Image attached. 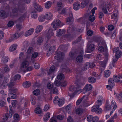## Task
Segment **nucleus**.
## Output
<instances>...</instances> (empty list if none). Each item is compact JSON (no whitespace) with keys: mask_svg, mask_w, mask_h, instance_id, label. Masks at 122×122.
I'll list each match as a JSON object with an SVG mask.
<instances>
[{"mask_svg":"<svg viewBox=\"0 0 122 122\" xmlns=\"http://www.w3.org/2000/svg\"><path fill=\"white\" fill-rule=\"evenodd\" d=\"M84 83L81 82H78L76 84V86L74 87L72 86H71L69 88V90L72 92V93L74 95L79 94L81 92V89L80 88L81 86L84 84Z\"/></svg>","mask_w":122,"mask_h":122,"instance_id":"nucleus-1","label":"nucleus"},{"mask_svg":"<svg viewBox=\"0 0 122 122\" xmlns=\"http://www.w3.org/2000/svg\"><path fill=\"white\" fill-rule=\"evenodd\" d=\"M111 7L110 3L107 2H103L100 6L102 11L105 14H107L108 13L107 10H109Z\"/></svg>","mask_w":122,"mask_h":122,"instance_id":"nucleus-2","label":"nucleus"},{"mask_svg":"<svg viewBox=\"0 0 122 122\" xmlns=\"http://www.w3.org/2000/svg\"><path fill=\"white\" fill-rule=\"evenodd\" d=\"M55 54L56 55L54 56V58L55 59L59 62L63 61L64 57V53L61 52L58 50L56 52Z\"/></svg>","mask_w":122,"mask_h":122,"instance_id":"nucleus-3","label":"nucleus"},{"mask_svg":"<svg viewBox=\"0 0 122 122\" xmlns=\"http://www.w3.org/2000/svg\"><path fill=\"white\" fill-rule=\"evenodd\" d=\"M53 25V28L55 30L58 27L62 26L63 25L61 24L60 21L59 20H54L51 23Z\"/></svg>","mask_w":122,"mask_h":122,"instance_id":"nucleus-4","label":"nucleus"},{"mask_svg":"<svg viewBox=\"0 0 122 122\" xmlns=\"http://www.w3.org/2000/svg\"><path fill=\"white\" fill-rule=\"evenodd\" d=\"M53 102L54 104L57 103L60 107L64 103V99H60L57 96H56L54 98Z\"/></svg>","mask_w":122,"mask_h":122,"instance_id":"nucleus-5","label":"nucleus"},{"mask_svg":"<svg viewBox=\"0 0 122 122\" xmlns=\"http://www.w3.org/2000/svg\"><path fill=\"white\" fill-rule=\"evenodd\" d=\"M29 65V62L26 61H24L22 63L20 67V72H25L26 71V69Z\"/></svg>","mask_w":122,"mask_h":122,"instance_id":"nucleus-6","label":"nucleus"},{"mask_svg":"<svg viewBox=\"0 0 122 122\" xmlns=\"http://www.w3.org/2000/svg\"><path fill=\"white\" fill-rule=\"evenodd\" d=\"M113 53H115V56L117 58L121 57L122 55V52L119 50L118 47L114 48L113 49Z\"/></svg>","mask_w":122,"mask_h":122,"instance_id":"nucleus-7","label":"nucleus"},{"mask_svg":"<svg viewBox=\"0 0 122 122\" xmlns=\"http://www.w3.org/2000/svg\"><path fill=\"white\" fill-rule=\"evenodd\" d=\"M108 85L106 86V88L108 90L112 91V89L113 88L114 86V83L112 79L109 78L108 81Z\"/></svg>","mask_w":122,"mask_h":122,"instance_id":"nucleus-8","label":"nucleus"},{"mask_svg":"<svg viewBox=\"0 0 122 122\" xmlns=\"http://www.w3.org/2000/svg\"><path fill=\"white\" fill-rule=\"evenodd\" d=\"M96 41L99 44V45H100L104 47V48L106 47V43L105 41L101 37L97 38L96 40Z\"/></svg>","mask_w":122,"mask_h":122,"instance_id":"nucleus-9","label":"nucleus"},{"mask_svg":"<svg viewBox=\"0 0 122 122\" xmlns=\"http://www.w3.org/2000/svg\"><path fill=\"white\" fill-rule=\"evenodd\" d=\"M91 110L92 112H96L98 114L101 113L102 111L101 108H99L98 106H96L95 105H94L92 107Z\"/></svg>","mask_w":122,"mask_h":122,"instance_id":"nucleus-10","label":"nucleus"},{"mask_svg":"<svg viewBox=\"0 0 122 122\" xmlns=\"http://www.w3.org/2000/svg\"><path fill=\"white\" fill-rule=\"evenodd\" d=\"M26 9L24 7L20 8L18 9H14L13 10L12 12L13 14H16V15H18L20 13H23Z\"/></svg>","mask_w":122,"mask_h":122,"instance_id":"nucleus-11","label":"nucleus"},{"mask_svg":"<svg viewBox=\"0 0 122 122\" xmlns=\"http://www.w3.org/2000/svg\"><path fill=\"white\" fill-rule=\"evenodd\" d=\"M105 57L104 60L102 61H100L99 62L100 64L103 67H104L106 65L108 60V54L107 52L104 54Z\"/></svg>","mask_w":122,"mask_h":122,"instance_id":"nucleus-12","label":"nucleus"},{"mask_svg":"<svg viewBox=\"0 0 122 122\" xmlns=\"http://www.w3.org/2000/svg\"><path fill=\"white\" fill-rule=\"evenodd\" d=\"M97 7H95L93 8L91 10V13H92V15L90 16L89 17V20L92 22H93L95 19V17L94 15L95 13V11L97 10Z\"/></svg>","mask_w":122,"mask_h":122,"instance_id":"nucleus-13","label":"nucleus"},{"mask_svg":"<svg viewBox=\"0 0 122 122\" xmlns=\"http://www.w3.org/2000/svg\"><path fill=\"white\" fill-rule=\"evenodd\" d=\"M92 88V86L90 84H87L85 85L83 89V92L84 94L86 93L87 91L91 90Z\"/></svg>","mask_w":122,"mask_h":122,"instance_id":"nucleus-14","label":"nucleus"},{"mask_svg":"<svg viewBox=\"0 0 122 122\" xmlns=\"http://www.w3.org/2000/svg\"><path fill=\"white\" fill-rule=\"evenodd\" d=\"M95 47V45L94 44H90L87 48L86 49V52L88 53L91 52L94 50Z\"/></svg>","mask_w":122,"mask_h":122,"instance_id":"nucleus-15","label":"nucleus"},{"mask_svg":"<svg viewBox=\"0 0 122 122\" xmlns=\"http://www.w3.org/2000/svg\"><path fill=\"white\" fill-rule=\"evenodd\" d=\"M29 16V14L27 13H25L24 15H22L20 17L18 20V21L19 22H21L24 20L25 18L28 17Z\"/></svg>","mask_w":122,"mask_h":122,"instance_id":"nucleus-16","label":"nucleus"},{"mask_svg":"<svg viewBox=\"0 0 122 122\" xmlns=\"http://www.w3.org/2000/svg\"><path fill=\"white\" fill-rule=\"evenodd\" d=\"M55 49V47L54 46H51L50 47L49 50L47 51V56H49L50 55L52 54L53 52L54 51V50Z\"/></svg>","mask_w":122,"mask_h":122,"instance_id":"nucleus-17","label":"nucleus"},{"mask_svg":"<svg viewBox=\"0 0 122 122\" xmlns=\"http://www.w3.org/2000/svg\"><path fill=\"white\" fill-rule=\"evenodd\" d=\"M45 16L46 19L47 20H50L53 17V15L51 12H48L46 13Z\"/></svg>","mask_w":122,"mask_h":122,"instance_id":"nucleus-18","label":"nucleus"},{"mask_svg":"<svg viewBox=\"0 0 122 122\" xmlns=\"http://www.w3.org/2000/svg\"><path fill=\"white\" fill-rule=\"evenodd\" d=\"M68 15H69V17L67 18V22H71L73 20V18L72 13L71 11H70L68 13Z\"/></svg>","mask_w":122,"mask_h":122,"instance_id":"nucleus-19","label":"nucleus"},{"mask_svg":"<svg viewBox=\"0 0 122 122\" xmlns=\"http://www.w3.org/2000/svg\"><path fill=\"white\" fill-rule=\"evenodd\" d=\"M118 10H114L113 14L112 15V18L117 19L118 18Z\"/></svg>","mask_w":122,"mask_h":122,"instance_id":"nucleus-20","label":"nucleus"},{"mask_svg":"<svg viewBox=\"0 0 122 122\" xmlns=\"http://www.w3.org/2000/svg\"><path fill=\"white\" fill-rule=\"evenodd\" d=\"M65 33V30L64 29H60L57 31L56 36H61L62 34H64Z\"/></svg>","mask_w":122,"mask_h":122,"instance_id":"nucleus-21","label":"nucleus"},{"mask_svg":"<svg viewBox=\"0 0 122 122\" xmlns=\"http://www.w3.org/2000/svg\"><path fill=\"white\" fill-rule=\"evenodd\" d=\"M80 7V5L79 2H76L74 3L73 5V8L75 10H78Z\"/></svg>","mask_w":122,"mask_h":122,"instance_id":"nucleus-22","label":"nucleus"},{"mask_svg":"<svg viewBox=\"0 0 122 122\" xmlns=\"http://www.w3.org/2000/svg\"><path fill=\"white\" fill-rule=\"evenodd\" d=\"M34 5L35 8L38 11L41 12L42 10V7L37 3H34Z\"/></svg>","mask_w":122,"mask_h":122,"instance_id":"nucleus-23","label":"nucleus"},{"mask_svg":"<svg viewBox=\"0 0 122 122\" xmlns=\"http://www.w3.org/2000/svg\"><path fill=\"white\" fill-rule=\"evenodd\" d=\"M54 34L53 30L51 29H50L48 30L47 33L46 37L48 39H49Z\"/></svg>","mask_w":122,"mask_h":122,"instance_id":"nucleus-24","label":"nucleus"},{"mask_svg":"<svg viewBox=\"0 0 122 122\" xmlns=\"http://www.w3.org/2000/svg\"><path fill=\"white\" fill-rule=\"evenodd\" d=\"M34 31V29L33 28H31L30 29L25 33V36L26 37L32 34Z\"/></svg>","mask_w":122,"mask_h":122,"instance_id":"nucleus-25","label":"nucleus"},{"mask_svg":"<svg viewBox=\"0 0 122 122\" xmlns=\"http://www.w3.org/2000/svg\"><path fill=\"white\" fill-rule=\"evenodd\" d=\"M17 47V45L16 44H14L10 47L9 50L10 51H12L16 50Z\"/></svg>","mask_w":122,"mask_h":122,"instance_id":"nucleus-26","label":"nucleus"},{"mask_svg":"<svg viewBox=\"0 0 122 122\" xmlns=\"http://www.w3.org/2000/svg\"><path fill=\"white\" fill-rule=\"evenodd\" d=\"M50 115V113L49 112L45 114L43 118L45 122L47 121L49 119Z\"/></svg>","mask_w":122,"mask_h":122,"instance_id":"nucleus-27","label":"nucleus"},{"mask_svg":"<svg viewBox=\"0 0 122 122\" xmlns=\"http://www.w3.org/2000/svg\"><path fill=\"white\" fill-rule=\"evenodd\" d=\"M96 79L90 76L88 78V81L89 82L91 83H95L96 81Z\"/></svg>","mask_w":122,"mask_h":122,"instance_id":"nucleus-28","label":"nucleus"},{"mask_svg":"<svg viewBox=\"0 0 122 122\" xmlns=\"http://www.w3.org/2000/svg\"><path fill=\"white\" fill-rule=\"evenodd\" d=\"M43 29V26L41 25H39L37 26L36 29V33H38L41 31Z\"/></svg>","mask_w":122,"mask_h":122,"instance_id":"nucleus-29","label":"nucleus"},{"mask_svg":"<svg viewBox=\"0 0 122 122\" xmlns=\"http://www.w3.org/2000/svg\"><path fill=\"white\" fill-rule=\"evenodd\" d=\"M75 30V27L72 25L69 26V28L68 29L67 31L68 33L72 32L73 31Z\"/></svg>","mask_w":122,"mask_h":122,"instance_id":"nucleus-30","label":"nucleus"},{"mask_svg":"<svg viewBox=\"0 0 122 122\" xmlns=\"http://www.w3.org/2000/svg\"><path fill=\"white\" fill-rule=\"evenodd\" d=\"M111 107L113 111H114L117 107V106L114 101L112 100L111 102Z\"/></svg>","mask_w":122,"mask_h":122,"instance_id":"nucleus-31","label":"nucleus"},{"mask_svg":"<svg viewBox=\"0 0 122 122\" xmlns=\"http://www.w3.org/2000/svg\"><path fill=\"white\" fill-rule=\"evenodd\" d=\"M23 86L25 88H27L30 86V82L29 81H26L23 83Z\"/></svg>","mask_w":122,"mask_h":122,"instance_id":"nucleus-32","label":"nucleus"},{"mask_svg":"<svg viewBox=\"0 0 122 122\" xmlns=\"http://www.w3.org/2000/svg\"><path fill=\"white\" fill-rule=\"evenodd\" d=\"M120 78L119 76H117L116 75H114L113 76V81L116 82H118L120 81Z\"/></svg>","mask_w":122,"mask_h":122,"instance_id":"nucleus-33","label":"nucleus"},{"mask_svg":"<svg viewBox=\"0 0 122 122\" xmlns=\"http://www.w3.org/2000/svg\"><path fill=\"white\" fill-rule=\"evenodd\" d=\"M84 1L81 3V8H83L86 5L89 1V0H83Z\"/></svg>","mask_w":122,"mask_h":122,"instance_id":"nucleus-34","label":"nucleus"},{"mask_svg":"<svg viewBox=\"0 0 122 122\" xmlns=\"http://www.w3.org/2000/svg\"><path fill=\"white\" fill-rule=\"evenodd\" d=\"M58 11L60 14H63L65 12V10L63 7L58 8Z\"/></svg>","mask_w":122,"mask_h":122,"instance_id":"nucleus-35","label":"nucleus"},{"mask_svg":"<svg viewBox=\"0 0 122 122\" xmlns=\"http://www.w3.org/2000/svg\"><path fill=\"white\" fill-rule=\"evenodd\" d=\"M111 72L109 70H106L105 71L104 76L105 77L107 78L109 77L110 75Z\"/></svg>","mask_w":122,"mask_h":122,"instance_id":"nucleus-36","label":"nucleus"},{"mask_svg":"<svg viewBox=\"0 0 122 122\" xmlns=\"http://www.w3.org/2000/svg\"><path fill=\"white\" fill-rule=\"evenodd\" d=\"M91 97L90 96V94L89 93L88 94H87L84 95L82 97V99H84L85 100L87 101L88 100H89V99Z\"/></svg>","mask_w":122,"mask_h":122,"instance_id":"nucleus-37","label":"nucleus"},{"mask_svg":"<svg viewBox=\"0 0 122 122\" xmlns=\"http://www.w3.org/2000/svg\"><path fill=\"white\" fill-rule=\"evenodd\" d=\"M57 79L60 80L63 79L64 78V75L62 73H60L57 76Z\"/></svg>","mask_w":122,"mask_h":122,"instance_id":"nucleus-38","label":"nucleus"},{"mask_svg":"<svg viewBox=\"0 0 122 122\" xmlns=\"http://www.w3.org/2000/svg\"><path fill=\"white\" fill-rule=\"evenodd\" d=\"M45 19V16L43 15H41L39 16L38 17L39 20L41 22H43Z\"/></svg>","mask_w":122,"mask_h":122,"instance_id":"nucleus-39","label":"nucleus"},{"mask_svg":"<svg viewBox=\"0 0 122 122\" xmlns=\"http://www.w3.org/2000/svg\"><path fill=\"white\" fill-rule=\"evenodd\" d=\"M14 119L15 122H18L19 120V116L18 114H15L14 115Z\"/></svg>","mask_w":122,"mask_h":122,"instance_id":"nucleus-40","label":"nucleus"},{"mask_svg":"<svg viewBox=\"0 0 122 122\" xmlns=\"http://www.w3.org/2000/svg\"><path fill=\"white\" fill-rule=\"evenodd\" d=\"M51 2L50 1H48L46 2L45 4V6L46 8L49 9L51 6Z\"/></svg>","mask_w":122,"mask_h":122,"instance_id":"nucleus-41","label":"nucleus"},{"mask_svg":"<svg viewBox=\"0 0 122 122\" xmlns=\"http://www.w3.org/2000/svg\"><path fill=\"white\" fill-rule=\"evenodd\" d=\"M76 61L78 62H81L82 61L83 58L81 55L78 56L76 58Z\"/></svg>","mask_w":122,"mask_h":122,"instance_id":"nucleus-42","label":"nucleus"},{"mask_svg":"<svg viewBox=\"0 0 122 122\" xmlns=\"http://www.w3.org/2000/svg\"><path fill=\"white\" fill-rule=\"evenodd\" d=\"M8 96L10 97L11 99H14L16 98V95L15 94L12 93H9L8 94Z\"/></svg>","mask_w":122,"mask_h":122,"instance_id":"nucleus-43","label":"nucleus"},{"mask_svg":"<svg viewBox=\"0 0 122 122\" xmlns=\"http://www.w3.org/2000/svg\"><path fill=\"white\" fill-rule=\"evenodd\" d=\"M41 109L39 107H38L35 109V112L36 113L39 114L41 113Z\"/></svg>","mask_w":122,"mask_h":122,"instance_id":"nucleus-44","label":"nucleus"},{"mask_svg":"<svg viewBox=\"0 0 122 122\" xmlns=\"http://www.w3.org/2000/svg\"><path fill=\"white\" fill-rule=\"evenodd\" d=\"M9 59L7 57L3 56L2 59V61L4 63H5L8 61Z\"/></svg>","mask_w":122,"mask_h":122,"instance_id":"nucleus-45","label":"nucleus"},{"mask_svg":"<svg viewBox=\"0 0 122 122\" xmlns=\"http://www.w3.org/2000/svg\"><path fill=\"white\" fill-rule=\"evenodd\" d=\"M23 44V46L22 49V50H25L26 48L29 45L28 42L27 41H25L24 42Z\"/></svg>","mask_w":122,"mask_h":122,"instance_id":"nucleus-46","label":"nucleus"},{"mask_svg":"<svg viewBox=\"0 0 122 122\" xmlns=\"http://www.w3.org/2000/svg\"><path fill=\"white\" fill-rule=\"evenodd\" d=\"M76 114H80L82 113L83 112V110L81 108H78L76 110Z\"/></svg>","mask_w":122,"mask_h":122,"instance_id":"nucleus-47","label":"nucleus"},{"mask_svg":"<svg viewBox=\"0 0 122 122\" xmlns=\"http://www.w3.org/2000/svg\"><path fill=\"white\" fill-rule=\"evenodd\" d=\"M55 69V66L54 65H52V66L50 67V70L49 71L50 72H48V75H49L51 74V72H52L54 71Z\"/></svg>","mask_w":122,"mask_h":122,"instance_id":"nucleus-48","label":"nucleus"},{"mask_svg":"<svg viewBox=\"0 0 122 122\" xmlns=\"http://www.w3.org/2000/svg\"><path fill=\"white\" fill-rule=\"evenodd\" d=\"M89 63L88 62H86L85 63L84 66V70H86L89 67Z\"/></svg>","mask_w":122,"mask_h":122,"instance_id":"nucleus-49","label":"nucleus"},{"mask_svg":"<svg viewBox=\"0 0 122 122\" xmlns=\"http://www.w3.org/2000/svg\"><path fill=\"white\" fill-rule=\"evenodd\" d=\"M33 51V48L31 47H29L27 50V53L28 54H31Z\"/></svg>","mask_w":122,"mask_h":122,"instance_id":"nucleus-50","label":"nucleus"},{"mask_svg":"<svg viewBox=\"0 0 122 122\" xmlns=\"http://www.w3.org/2000/svg\"><path fill=\"white\" fill-rule=\"evenodd\" d=\"M102 102L97 100V102H95V105L96 106L99 107L102 105Z\"/></svg>","mask_w":122,"mask_h":122,"instance_id":"nucleus-51","label":"nucleus"},{"mask_svg":"<svg viewBox=\"0 0 122 122\" xmlns=\"http://www.w3.org/2000/svg\"><path fill=\"white\" fill-rule=\"evenodd\" d=\"M103 59V57L102 56L101 54H99L96 56V60L98 61L99 60H102Z\"/></svg>","mask_w":122,"mask_h":122,"instance_id":"nucleus-52","label":"nucleus"},{"mask_svg":"<svg viewBox=\"0 0 122 122\" xmlns=\"http://www.w3.org/2000/svg\"><path fill=\"white\" fill-rule=\"evenodd\" d=\"M33 94L36 95H39L40 93V90L38 89L35 90L33 92Z\"/></svg>","mask_w":122,"mask_h":122,"instance_id":"nucleus-53","label":"nucleus"},{"mask_svg":"<svg viewBox=\"0 0 122 122\" xmlns=\"http://www.w3.org/2000/svg\"><path fill=\"white\" fill-rule=\"evenodd\" d=\"M93 117L91 115H89L87 116V120L88 122H90L91 121H92Z\"/></svg>","mask_w":122,"mask_h":122,"instance_id":"nucleus-54","label":"nucleus"},{"mask_svg":"<svg viewBox=\"0 0 122 122\" xmlns=\"http://www.w3.org/2000/svg\"><path fill=\"white\" fill-rule=\"evenodd\" d=\"M72 107L71 105V104L70 103L66 107V109L67 111H70L71 109L72 108Z\"/></svg>","mask_w":122,"mask_h":122,"instance_id":"nucleus-55","label":"nucleus"},{"mask_svg":"<svg viewBox=\"0 0 122 122\" xmlns=\"http://www.w3.org/2000/svg\"><path fill=\"white\" fill-rule=\"evenodd\" d=\"M31 16L32 18L34 19L38 17L37 14L36 12H32V13Z\"/></svg>","mask_w":122,"mask_h":122,"instance_id":"nucleus-56","label":"nucleus"},{"mask_svg":"<svg viewBox=\"0 0 122 122\" xmlns=\"http://www.w3.org/2000/svg\"><path fill=\"white\" fill-rule=\"evenodd\" d=\"M47 87L48 88L51 89L53 87V84L51 82L48 83L47 84Z\"/></svg>","mask_w":122,"mask_h":122,"instance_id":"nucleus-57","label":"nucleus"},{"mask_svg":"<svg viewBox=\"0 0 122 122\" xmlns=\"http://www.w3.org/2000/svg\"><path fill=\"white\" fill-rule=\"evenodd\" d=\"M20 36V34L19 33L17 32L13 35V37L14 38L17 39Z\"/></svg>","mask_w":122,"mask_h":122,"instance_id":"nucleus-58","label":"nucleus"},{"mask_svg":"<svg viewBox=\"0 0 122 122\" xmlns=\"http://www.w3.org/2000/svg\"><path fill=\"white\" fill-rule=\"evenodd\" d=\"M39 54L38 53L35 52L33 53L31 55V57L32 58H36L38 56Z\"/></svg>","mask_w":122,"mask_h":122,"instance_id":"nucleus-59","label":"nucleus"},{"mask_svg":"<svg viewBox=\"0 0 122 122\" xmlns=\"http://www.w3.org/2000/svg\"><path fill=\"white\" fill-rule=\"evenodd\" d=\"M37 43L38 44H40V43L43 41V40L41 37H39L38 38L37 40Z\"/></svg>","mask_w":122,"mask_h":122,"instance_id":"nucleus-60","label":"nucleus"},{"mask_svg":"<svg viewBox=\"0 0 122 122\" xmlns=\"http://www.w3.org/2000/svg\"><path fill=\"white\" fill-rule=\"evenodd\" d=\"M104 47L102 46H99L98 49V51L101 52L103 51L104 49Z\"/></svg>","mask_w":122,"mask_h":122,"instance_id":"nucleus-61","label":"nucleus"},{"mask_svg":"<svg viewBox=\"0 0 122 122\" xmlns=\"http://www.w3.org/2000/svg\"><path fill=\"white\" fill-rule=\"evenodd\" d=\"M6 105V103L5 101L1 100L0 101V106L2 107L5 106Z\"/></svg>","mask_w":122,"mask_h":122,"instance_id":"nucleus-62","label":"nucleus"},{"mask_svg":"<svg viewBox=\"0 0 122 122\" xmlns=\"http://www.w3.org/2000/svg\"><path fill=\"white\" fill-rule=\"evenodd\" d=\"M17 101L15 100H12L11 102L12 106L13 107H15L16 106V104L17 103Z\"/></svg>","mask_w":122,"mask_h":122,"instance_id":"nucleus-63","label":"nucleus"},{"mask_svg":"<svg viewBox=\"0 0 122 122\" xmlns=\"http://www.w3.org/2000/svg\"><path fill=\"white\" fill-rule=\"evenodd\" d=\"M99 120V119L98 117L97 116H95L93 117L92 122H97Z\"/></svg>","mask_w":122,"mask_h":122,"instance_id":"nucleus-64","label":"nucleus"}]
</instances>
